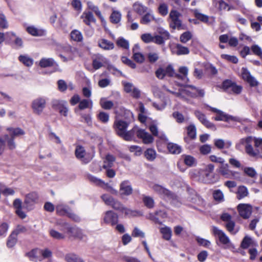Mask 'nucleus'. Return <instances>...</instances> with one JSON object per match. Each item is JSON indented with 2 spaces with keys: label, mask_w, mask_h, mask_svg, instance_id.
Wrapping results in <instances>:
<instances>
[{
  "label": "nucleus",
  "mask_w": 262,
  "mask_h": 262,
  "mask_svg": "<svg viewBox=\"0 0 262 262\" xmlns=\"http://www.w3.org/2000/svg\"><path fill=\"white\" fill-rule=\"evenodd\" d=\"M240 142L241 144L245 145L246 153L252 157L257 156L259 154L258 149H254L253 147L252 143H254L256 148L262 149V138H253L249 136L242 139Z\"/></svg>",
  "instance_id": "obj_1"
},
{
  "label": "nucleus",
  "mask_w": 262,
  "mask_h": 262,
  "mask_svg": "<svg viewBox=\"0 0 262 262\" xmlns=\"http://www.w3.org/2000/svg\"><path fill=\"white\" fill-rule=\"evenodd\" d=\"M135 134L139 138L142 140L144 144H149L154 141L153 137L148 133L144 129H139L136 126L129 131L126 130L121 137L126 141H130L134 138Z\"/></svg>",
  "instance_id": "obj_2"
},
{
  "label": "nucleus",
  "mask_w": 262,
  "mask_h": 262,
  "mask_svg": "<svg viewBox=\"0 0 262 262\" xmlns=\"http://www.w3.org/2000/svg\"><path fill=\"white\" fill-rule=\"evenodd\" d=\"M57 225H60L63 227L61 230H67L68 232L77 238L83 239L86 237L82 230L78 227H71L68 223L63 222H57Z\"/></svg>",
  "instance_id": "obj_3"
},
{
  "label": "nucleus",
  "mask_w": 262,
  "mask_h": 262,
  "mask_svg": "<svg viewBox=\"0 0 262 262\" xmlns=\"http://www.w3.org/2000/svg\"><path fill=\"white\" fill-rule=\"evenodd\" d=\"M6 41L13 48L19 49L23 47V41L22 39L13 32L6 33Z\"/></svg>",
  "instance_id": "obj_4"
},
{
  "label": "nucleus",
  "mask_w": 262,
  "mask_h": 262,
  "mask_svg": "<svg viewBox=\"0 0 262 262\" xmlns=\"http://www.w3.org/2000/svg\"><path fill=\"white\" fill-rule=\"evenodd\" d=\"M52 107L54 110L58 111L61 115L64 117L68 116L69 108L66 101L58 100H53L52 101Z\"/></svg>",
  "instance_id": "obj_5"
},
{
  "label": "nucleus",
  "mask_w": 262,
  "mask_h": 262,
  "mask_svg": "<svg viewBox=\"0 0 262 262\" xmlns=\"http://www.w3.org/2000/svg\"><path fill=\"white\" fill-rule=\"evenodd\" d=\"M155 74L156 77L160 79H163L165 76L173 77L174 75V71L171 65H168L165 68L160 67L158 68Z\"/></svg>",
  "instance_id": "obj_6"
},
{
  "label": "nucleus",
  "mask_w": 262,
  "mask_h": 262,
  "mask_svg": "<svg viewBox=\"0 0 262 262\" xmlns=\"http://www.w3.org/2000/svg\"><path fill=\"white\" fill-rule=\"evenodd\" d=\"M183 93L185 97L188 96L192 98H195L198 96L203 97L204 95V92L203 90H199L192 85H187L183 89Z\"/></svg>",
  "instance_id": "obj_7"
},
{
  "label": "nucleus",
  "mask_w": 262,
  "mask_h": 262,
  "mask_svg": "<svg viewBox=\"0 0 262 262\" xmlns=\"http://www.w3.org/2000/svg\"><path fill=\"white\" fill-rule=\"evenodd\" d=\"M103 221L107 225L115 226L118 222V215L112 210L106 211L104 213Z\"/></svg>",
  "instance_id": "obj_8"
},
{
  "label": "nucleus",
  "mask_w": 262,
  "mask_h": 262,
  "mask_svg": "<svg viewBox=\"0 0 262 262\" xmlns=\"http://www.w3.org/2000/svg\"><path fill=\"white\" fill-rule=\"evenodd\" d=\"M181 14L177 10H172L169 13L171 23L169 24L170 28L173 29H180L182 26L181 20L179 19Z\"/></svg>",
  "instance_id": "obj_9"
},
{
  "label": "nucleus",
  "mask_w": 262,
  "mask_h": 262,
  "mask_svg": "<svg viewBox=\"0 0 262 262\" xmlns=\"http://www.w3.org/2000/svg\"><path fill=\"white\" fill-rule=\"evenodd\" d=\"M46 104V101L44 98H38L33 101L32 108L33 112L37 115H40L42 112Z\"/></svg>",
  "instance_id": "obj_10"
},
{
  "label": "nucleus",
  "mask_w": 262,
  "mask_h": 262,
  "mask_svg": "<svg viewBox=\"0 0 262 262\" xmlns=\"http://www.w3.org/2000/svg\"><path fill=\"white\" fill-rule=\"evenodd\" d=\"M241 76L243 79L248 83L251 86L254 87L258 85V82L251 75L247 68H243L242 69Z\"/></svg>",
  "instance_id": "obj_11"
},
{
  "label": "nucleus",
  "mask_w": 262,
  "mask_h": 262,
  "mask_svg": "<svg viewBox=\"0 0 262 262\" xmlns=\"http://www.w3.org/2000/svg\"><path fill=\"white\" fill-rule=\"evenodd\" d=\"M195 116L198 119V120L207 128L210 129L212 130H216V127L215 125L210 122L206 118V116L202 113L199 111H196L194 112Z\"/></svg>",
  "instance_id": "obj_12"
},
{
  "label": "nucleus",
  "mask_w": 262,
  "mask_h": 262,
  "mask_svg": "<svg viewBox=\"0 0 262 262\" xmlns=\"http://www.w3.org/2000/svg\"><path fill=\"white\" fill-rule=\"evenodd\" d=\"M239 214L243 219H248L252 213V207L248 204H241L237 206Z\"/></svg>",
  "instance_id": "obj_13"
},
{
  "label": "nucleus",
  "mask_w": 262,
  "mask_h": 262,
  "mask_svg": "<svg viewBox=\"0 0 262 262\" xmlns=\"http://www.w3.org/2000/svg\"><path fill=\"white\" fill-rule=\"evenodd\" d=\"M212 231L215 236H217L218 237L220 242L222 244L227 245L230 243L229 237L222 230L219 229L215 226H212Z\"/></svg>",
  "instance_id": "obj_14"
},
{
  "label": "nucleus",
  "mask_w": 262,
  "mask_h": 262,
  "mask_svg": "<svg viewBox=\"0 0 262 262\" xmlns=\"http://www.w3.org/2000/svg\"><path fill=\"white\" fill-rule=\"evenodd\" d=\"M128 125V123L126 121L119 120L115 122L114 126L117 134L122 137L125 132Z\"/></svg>",
  "instance_id": "obj_15"
},
{
  "label": "nucleus",
  "mask_w": 262,
  "mask_h": 262,
  "mask_svg": "<svg viewBox=\"0 0 262 262\" xmlns=\"http://www.w3.org/2000/svg\"><path fill=\"white\" fill-rule=\"evenodd\" d=\"M38 195L37 193L35 192H31L26 195L24 204L26 206V207L31 209L32 206L36 203L38 200Z\"/></svg>",
  "instance_id": "obj_16"
},
{
  "label": "nucleus",
  "mask_w": 262,
  "mask_h": 262,
  "mask_svg": "<svg viewBox=\"0 0 262 262\" xmlns=\"http://www.w3.org/2000/svg\"><path fill=\"white\" fill-rule=\"evenodd\" d=\"M120 192L121 195H129L132 193L133 189L128 181H124L120 184Z\"/></svg>",
  "instance_id": "obj_17"
},
{
  "label": "nucleus",
  "mask_w": 262,
  "mask_h": 262,
  "mask_svg": "<svg viewBox=\"0 0 262 262\" xmlns=\"http://www.w3.org/2000/svg\"><path fill=\"white\" fill-rule=\"evenodd\" d=\"M216 121H223L229 122V121H238V118L229 115L222 111L214 118Z\"/></svg>",
  "instance_id": "obj_18"
},
{
  "label": "nucleus",
  "mask_w": 262,
  "mask_h": 262,
  "mask_svg": "<svg viewBox=\"0 0 262 262\" xmlns=\"http://www.w3.org/2000/svg\"><path fill=\"white\" fill-rule=\"evenodd\" d=\"M220 172L226 178H230L231 177L234 176L237 172H233L228 169V164H223L220 167Z\"/></svg>",
  "instance_id": "obj_19"
},
{
  "label": "nucleus",
  "mask_w": 262,
  "mask_h": 262,
  "mask_svg": "<svg viewBox=\"0 0 262 262\" xmlns=\"http://www.w3.org/2000/svg\"><path fill=\"white\" fill-rule=\"evenodd\" d=\"M85 155V150L84 148L81 146H77L75 150V156L77 158L81 160L84 163H87L89 162L84 158Z\"/></svg>",
  "instance_id": "obj_20"
},
{
  "label": "nucleus",
  "mask_w": 262,
  "mask_h": 262,
  "mask_svg": "<svg viewBox=\"0 0 262 262\" xmlns=\"http://www.w3.org/2000/svg\"><path fill=\"white\" fill-rule=\"evenodd\" d=\"M98 46L104 50H111L114 48V44L112 42L103 38L99 40Z\"/></svg>",
  "instance_id": "obj_21"
},
{
  "label": "nucleus",
  "mask_w": 262,
  "mask_h": 262,
  "mask_svg": "<svg viewBox=\"0 0 262 262\" xmlns=\"http://www.w3.org/2000/svg\"><path fill=\"white\" fill-rule=\"evenodd\" d=\"M7 130L9 132L10 136L13 138L25 134V131L19 127H8Z\"/></svg>",
  "instance_id": "obj_22"
},
{
  "label": "nucleus",
  "mask_w": 262,
  "mask_h": 262,
  "mask_svg": "<svg viewBox=\"0 0 262 262\" xmlns=\"http://www.w3.org/2000/svg\"><path fill=\"white\" fill-rule=\"evenodd\" d=\"M257 244L249 236H245L243 238L241 246L243 249H247L250 246H256Z\"/></svg>",
  "instance_id": "obj_23"
},
{
  "label": "nucleus",
  "mask_w": 262,
  "mask_h": 262,
  "mask_svg": "<svg viewBox=\"0 0 262 262\" xmlns=\"http://www.w3.org/2000/svg\"><path fill=\"white\" fill-rule=\"evenodd\" d=\"M83 18V21L88 26L90 25L91 23L95 22L96 19L91 12H84L81 16Z\"/></svg>",
  "instance_id": "obj_24"
},
{
  "label": "nucleus",
  "mask_w": 262,
  "mask_h": 262,
  "mask_svg": "<svg viewBox=\"0 0 262 262\" xmlns=\"http://www.w3.org/2000/svg\"><path fill=\"white\" fill-rule=\"evenodd\" d=\"M19 61L27 67H31L33 64V59L28 55H21L18 57Z\"/></svg>",
  "instance_id": "obj_25"
},
{
  "label": "nucleus",
  "mask_w": 262,
  "mask_h": 262,
  "mask_svg": "<svg viewBox=\"0 0 262 262\" xmlns=\"http://www.w3.org/2000/svg\"><path fill=\"white\" fill-rule=\"evenodd\" d=\"M155 17L151 13V11H147L146 13L141 17L140 23L143 25H147L152 20H154Z\"/></svg>",
  "instance_id": "obj_26"
},
{
  "label": "nucleus",
  "mask_w": 262,
  "mask_h": 262,
  "mask_svg": "<svg viewBox=\"0 0 262 262\" xmlns=\"http://www.w3.org/2000/svg\"><path fill=\"white\" fill-rule=\"evenodd\" d=\"M101 199L106 205L111 206L113 208L116 205V202L118 201L117 200L114 199L112 196L106 194H103L101 196Z\"/></svg>",
  "instance_id": "obj_27"
},
{
  "label": "nucleus",
  "mask_w": 262,
  "mask_h": 262,
  "mask_svg": "<svg viewBox=\"0 0 262 262\" xmlns=\"http://www.w3.org/2000/svg\"><path fill=\"white\" fill-rule=\"evenodd\" d=\"M133 9L137 13L141 15L147 11L148 8L142 4L137 2L133 5Z\"/></svg>",
  "instance_id": "obj_28"
},
{
  "label": "nucleus",
  "mask_w": 262,
  "mask_h": 262,
  "mask_svg": "<svg viewBox=\"0 0 262 262\" xmlns=\"http://www.w3.org/2000/svg\"><path fill=\"white\" fill-rule=\"evenodd\" d=\"M116 160L115 157L110 154L106 155L105 158L104 160V164L103 167L104 169H106L108 167H111L113 166L114 162Z\"/></svg>",
  "instance_id": "obj_29"
},
{
  "label": "nucleus",
  "mask_w": 262,
  "mask_h": 262,
  "mask_svg": "<svg viewBox=\"0 0 262 262\" xmlns=\"http://www.w3.org/2000/svg\"><path fill=\"white\" fill-rule=\"evenodd\" d=\"M176 50L173 51L178 55H187L189 53V50L187 47H184L181 44H177L176 46Z\"/></svg>",
  "instance_id": "obj_30"
},
{
  "label": "nucleus",
  "mask_w": 262,
  "mask_h": 262,
  "mask_svg": "<svg viewBox=\"0 0 262 262\" xmlns=\"http://www.w3.org/2000/svg\"><path fill=\"white\" fill-rule=\"evenodd\" d=\"M70 209L67 206L62 204L57 205L56 207V211L59 215H67Z\"/></svg>",
  "instance_id": "obj_31"
},
{
  "label": "nucleus",
  "mask_w": 262,
  "mask_h": 262,
  "mask_svg": "<svg viewBox=\"0 0 262 262\" xmlns=\"http://www.w3.org/2000/svg\"><path fill=\"white\" fill-rule=\"evenodd\" d=\"M187 134L190 139L194 140L196 138V128L194 124H190L187 127Z\"/></svg>",
  "instance_id": "obj_32"
},
{
  "label": "nucleus",
  "mask_w": 262,
  "mask_h": 262,
  "mask_svg": "<svg viewBox=\"0 0 262 262\" xmlns=\"http://www.w3.org/2000/svg\"><path fill=\"white\" fill-rule=\"evenodd\" d=\"M167 148L169 151L173 154H179L181 152V146L176 144L169 143Z\"/></svg>",
  "instance_id": "obj_33"
},
{
  "label": "nucleus",
  "mask_w": 262,
  "mask_h": 262,
  "mask_svg": "<svg viewBox=\"0 0 262 262\" xmlns=\"http://www.w3.org/2000/svg\"><path fill=\"white\" fill-rule=\"evenodd\" d=\"M161 233L163 235V238L165 240L169 241L171 238L172 231L170 228L165 227L161 228Z\"/></svg>",
  "instance_id": "obj_34"
},
{
  "label": "nucleus",
  "mask_w": 262,
  "mask_h": 262,
  "mask_svg": "<svg viewBox=\"0 0 262 262\" xmlns=\"http://www.w3.org/2000/svg\"><path fill=\"white\" fill-rule=\"evenodd\" d=\"M104 58L102 56H98L96 59L93 60L92 65L95 70H98L103 66V62Z\"/></svg>",
  "instance_id": "obj_35"
},
{
  "label": "nucleus",
  "mask_w": 262,
  "mask_h": 262,
  "mask_svg": "<svg viewBox=\"0 0 262 262\" xmlns=\"http://www.w3.org/2000/svg\"><path fill=\"white\" fill-rule=\"evenodd\" d=\"M121 14L120 12L114 11L110 16V20L113 24H118L120 21Z\"/></svg>",
  "instance_id": "obj_36"
},
{
  "label": "nucleus",
  "mask_w": 262,
  "mask_h": 262,
  "mask_svg": "<svg viewBox=\"0 0 262 262\" xmlns=\"http://www.w3.org/2000/svg\"><path fill=\"white\" fill-rule=\"evenodd\" d=\"M248 194V191L247 188L244 186H241L238 187L237 192V198L238 199H243L247 196Z\"/></svg>",
  "instance_id": "obj_37"
},
{
  "label": "nucleus",
  "mask_w": 262,
  "mask_h": 262,
  "mask_svg": "<svg viewBox=\"0 0 262 262\" xmlns=\"http://www.w3.org/2000/svg\"><path fill=\"white\" fill-rule=\"evenodd\" d=\"M144 156L147 160L152 161L156 158V152L153 149L148 148L145 151Z\"/></svg>",
  "instance_id": "obj_38"
},
{
  "label": "nucleus",
  "mask_w": 262,
  "mask_h": 262,
  "mask_svg": "<svg viewBox=\"0 0 262 262\" xmlns=\"http://www.w3.org/2000/svg\"><path fill=\"white\" fill-rule=\"evenodd\" d=\"M71 37L73 40L78 42L82 41L83 40V36L81 33L77 30H74L71 32Z\"/></svg>",
  "instance_id": "obj_39"
},
{
  "label": "nucleus",
  "mask_w": 262,
  "mask_h": 262,
  "mask_svg": "<svg viewBox=\"0 0 262 262\" xmlns=\"http://www.w3.org/2000/svg\"><path fill=\"white\" fill-rule=\"evenodd\" d=\"M54 63L53 58H42L40 60L39 66L42 68H47L53 66Z\"/></svg>",
  "instance_id": "obj_40"
},
{
  "label": "nucleus",
  "mask_w": 262,
  "mask_h": 262,
  "mask_svg": "<svg viewBox=\"0 0 262 262\" xmlns=\"http://www.w3.org/2000/svg\"><path fill=\"white\" fill-rule=\"evenodd\" d=\"M213 199L216 202L219 203L222 202L224 201V196L222 191L220 190H215L212 193Z\"/></svg>",
  "instance_id": "obj_41"
},
{
  "label": "nucleus",
  "mask_w": 262,
  "mask_h": 262,
  "mask_svg": "<svg viewBox=\"0 0 262 262\" xmlns=\"http://www.w3.org/2000/svg\"><path fill=\"white\" fill-rule=\"evenodd\" d=\"M87 5L88 8L94 11L97 16H98L101 19H103L101 12L97 6H95L92 2H88Z\"/></svg>",
  "instance_id": "obj_42"
},
{
  "label": "nucleus",
  "mask_w": 262,
  "mask_h": 262,
  "mask_svg": "<svg viewBox=\"0 0 262 262\" xmlns=\"http://www.w3.org/2000/svg\"><path fill=\"white\" fill-rule=\"evenodd\" d=\"M143 202L147 208H152L154 207L155 202L154 199L149 196L144 195L142 198Z\"/></svg>",
  "instance_id": "obj_43"
},
{
  "label": "nucleus",
  "mask_w": 262,
  "mask_h": 262,
  "mask_svg": "<svg viewBox=\"0 0 262 262\" xmlns=\"http://www.w3.org/2000/svg\"><path fill=\"white\" fill-rule=\"evenodd\" d=\"M195 17L203 23H207L209 20V17L207 15L203 14L199 12L198 10L195 9L193 10Z\"/></svg>",
  "instance_id": "obj_44"
},
{
  "label": "nucleus",
  "mask_w": 262,
  "mask_h": 262,
  "mask_svg": "<svg viewBox=\"0 0 262 262\" xmlns=\"http://www.w3.org/2000/svg\"><path fill=\"white\" fill-rule=\"evenodd\" d=\"M192 37V34L190 31H186L182 33L180 37V40L183 43H186Z\"/></svg>",
  "instance_id": "obj_45"
},
{
  "label": "nucleus",
  "mask_w": 262,
  "mask_h": 262,
  "mask_svg": "<svg viewBox=\"0 0 262 262\" xmlns=\"http://www.w3.org/2000/svg\"><path fill=\"white\" fill-rule=\"evenodd\" d=\"M17 241V236L15 235H14V233H11V234L8 237L7 242V247L9 248L13 247L16 244Z\"/></svg>",
  "instance_id": "obj_46"
},
{
  "label": "nucleus",
  "mask_w": 262,
  "mask_h": 262,
  "mask_svg": "<svg viewBox=\"0 0 262 262\" xmlns=\"http://www.w3.org/2000/svg\"><path fill=\"white\" fill-rule=\"evenodd\" d=\"M4 138L7 141V146L11 150L14 149L16 147L14 138H12L8 135H5Z\"/></svg>",
  "instance_id": "obj_47"
},
{
  "label": "nucleus",
  "mask_w": 262,
  "mask_h": 262,
  "mask_svg": "<svg viewBox=\"0 0 262 262\" xmlns=\"http://www.w3.org/2000/svg\"><path fill=\"white\" fill-rule=\"evenodd\" d=\"M67 262H84V261L75 254H69L66 256Z\"/></svg>",
  "instance_id": "obj_48"
},
{
  "label": "nucleus",
  "mask_w": 262,
  "mask_h": 262,
  "mask_svg": "<svg viewBox=\"0 0 262 262\" xmlns=\"http://www.w3.org/2000/svg\"><path fill=\"white\" fill-rule=\"evenodd\" d=\"M161 196L168 200H173L176 199V194L166 188L164 191H163V194Z\"/></svg>",
  "instance_id": "obj_49"
},
{
  "label": "nucleus",
  "mask_w": 262,
  "mask_h": 262,
  "mask_svg": "<svg viewBox=\"0 0 262 262\" xmlns=\"http://www.w3.org/2000/svg\"><path fill=\"white\" fill-rule=\"evenodd\" d=\"M161 196L168 200H173L176 199V194L166 188L164 191H163V194Z\"/></svg>",
  "instance_id": "obj_50"
},
{
  "label": "nucleus",
  "mask_w": 262,
  "mask_h": 262,
  "mask_svg": "<svg viewBox=\"0 0 262 262\" xmlns=\"http://www.w3.org/2000/svg\"><path fill=\"white\" fill-rule=\"evenodd\" d=\"M184 162L188 166H192L195 164V159L191 156L184 155Z\"/></svg>",
  "instance_id": "obj_51"
},
{
  "label": "nucleus",
  "mask_w": 262,
  "mask_h": 262,
  "mask_svg": "<svg viewBox=\"0 0 262 262\" xmlns=\"http://www.w3.org/2000/svg\"><path fill=\"white\" fill-rule=\"evenodd\" d=\"M225 226L226 229L231 234H235L237 232V231H235L234 230L235 224V222L232 220L228 223H226Z\"/></svg>",
  "instance_id": "obj_52"
},
{
  "label": "nucleus",
  "mask_w": 262,
  "mask_h": 262,
  "mask_svg": "<svg viewBox=\"0 0 262 262\" xmlns=\"http://www.w3.org/2000/svg\"><path fill=\"white\" fill-rule=\"evenodd\" d=\"M90 105H92V102L91 100L83 99L80 101L78 105V108L80 110H84L89 107Z\"/></svg>",
  "instance_id": "obj_53"
},
{
  "label": "nucleus",
  "mask_w": 262,
  "mask_h": 262,
  "mask_svg": "<svg viewBox=\"0 0 262 262\" xmlns=\"http://www.w3.org/2000/svg\"><path fill=\"white\" fill-rule=\"evenodd\" d=\"M133 59L138 63H143L145 60L144 56L140 52H135L133 55Z\"/></svg>",
  "instance_id": "obj_54"
},
{
  "label": "nucleus",
  "mask_w": 262,
  "mask_h": 262,
  "mask_svg": "<svg viewBox=\"0 0 262 262\" xmlns=\"http://www.w3.org/2000/svg\"><path fill=\"white\" fill-rule=\"evenodd\" d=\"M0 27L3 29H7L8 27V23L6 16L0 10Z\"/></svg>",
  "instance_id": "obj_55"
},
{
  "label": "nucleus",
  "mask_w": 262,
  "mask_h": 262,
  "mask_svg": "<svg viewBox=\"0 0 262 262\" xmlns=\"http://www.w3.org/2000/svg\"><path fill=\"white\" fill-rule=\"evenodd\" d=\"M132 235L135 237L144 238L145 237V233L139 228L136 227L132 231Z\"/></svg>",
  "instance_id": "obj_56"
},
{
  "label": "nucleus",
  "mask_w": 262,
  "mask_h": 262,
  "mask_svg": "<svg viewBox=\"0 0 262 262\" xmlns=\"http://www.w3.org/2000/svg\"><path fill=\"white\" fill-rule=\"evenodd\" d=\"M27 31L33 36H40L41 35V32L33 26L28 27L27 28Z\"/></svg>",
  "instance_id": "obj_57"
},
{
  "label": "nucleus",
  "mask_w": 262,
  "mask_h": 262,
  "mask_svg": "<svg viewBox=\"0 0 262 262\" xmlns=\"http://www.w3.org/2000/svg\"><path fill=\"white\" fill-rule=\"evenodd\" d=\"M88 179L90 182L94 183L97 185L102 186L104 184V182L103 181L92 175H89L88 176Z\"/></svg>",
  "instance_id": "obj_58"
},
{
  "label": "nucleus",
  "mask_w": 262,
  "mask_h": 262,
  "mask_svg": "<svg viewBox=\"0 0 262 262\" xmlns=\"http://www.w3.org/2000/svg\"><path fill=\"white\" fill-rule=\"evenodd\" d=\"M117 44L118 46L124 49H127L129 48L128 41L123 38H120L117 41Z\"/></svg>",
  "instance_id": "obj_59"
},
{
  "label": "nucleus",
  "mask_w": 262,
  "mask_h": 262,
  "mask_svg": "<svg viewBox=\"0 0 262 262\" xmlns=\"http://www.w3.org/2000/svg\"><path fill=\"white\" fill-rule=\"evenodd\" d=\"M159 13L162 16H165L168 14V6L165 4H161L158 8Z\"/></svg>",
  "instance_id": "obj_60"
},
{
  "label": "nucleus",
  "mask_w": 262,
  "mask_h": 262,
  "mask_svg": "<svg viewBox=\"0 0 262 262\" xmlns=\"http://www.w3.org/2000/svg\"><path fill=\"white\" fill-rule=\"evenodd\" d=\"M121 212L124 213L125 215L129 217L137 216L139 213V212L136 210H133L125 207H124L123 211H121Z\"/></svg>",
  "instance_id": "obj_61"
},
{
  "label": "nucleus",
  "mask_w": 262,
  "mask_h": 262,
  "mask_svg": "<svg viewBox=\"0 0 262 262\" xmlns=\"http://www.w3.org/2000/svg\"><path fill=\"white\" fill-rule=\"evenodd\" d=\"M221 57L227 61H230L233 63L238 62V58L235 56H231L227 54H222Z\"/></svg>",
  "instance_id": "obj_62"
},
{
  "label": "nucleus",
  "mask_w": 262,
  "mask_h": 262,
  "mask_svg": "<svg viewBox=\"0 0 262 262\" xmlns=\"http://www.w3.org/2000/svg\"><path fill=\"white\" fill-rule=\"evenodd\" d=\"M211 146L208 144H205L200 147V151L203 155H207L211 152Z\"/></svg>",
  "instance_id": "obj_63"
},
{
  "label": "nucleus",
  "mask_w": 262,
  "mask_h": 262,
  "mask_svg": "<svg viewBox=\"0 0 262 262\" xmlns=\"http://www.w3.org/2000/svg\"><path fill=\"white\" fill-rule=\"evenodd\" d=\"M251 50L255 55L259 56L262 59V50L258 45H253L251 47Z\"/></svg>",
  "instance_id": "obj_64"
}]
</instances>
